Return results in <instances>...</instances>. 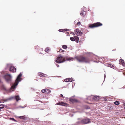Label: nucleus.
<instances>
[{"mask_svg": "<svg viewBox=\"0 0 125 125\" xmlns=\"http://www.w3.org/2000/svg\"><path fill=\"white\" fill-rule=\"evenodd\" d=\"M59 52H64V51L61 49H60L59 51Z\"/></svg>", "mask_w": 125, "mask_h": 125, "instance_id": "25", "label": "nucleus"}, {"mask_svg": "<svg viewBox=\"0 0 125 125\" xmlns=\"http://www.w3.org/2000/svg\"><path fill=\"white\" fill-rule=\"evenodd\" d=\"M64 81L66 82H70V79L67 78L65 79Z\"/></svg>", "mask_w": 125, "mask_h": 125, "instance_id": "24", "label": "nucleus"}, {"mask_svg": "<svg viewBox=\"0 0 125 125\" xmlns=\"http://www.w3.org/2000/svg\"><path fill=\"white\" fill-rule=\"evenodd\" d=\"M75 39L77 43H78L79 40V37L77 36H74Z\"/></svg>", "mask_w": 125, "mask_h": 125, "instance_id": "18", "label": "nucleus"}, {"mask_svg": "<svg viewBox=\"0 0 125 125\" xmlns=\"http://www.w3.org/2000/svg\"><path fill=\"white\" fill-rule=\"evenodd\" d=\"M0 106H3L4 107H6L7 106L6 105H4V104H0Z\"/></svg>", "mask_w": 125, "mask_h": 125, "instance_id": "26", "label": "nucleus"}, {"mask_svg": "<svg viewBox=\"0 0 125 125\" xmlns=\"http://www.w3.org/2000/svg\"><path fill=\"white\" fill-rule=\"evenodd\" d=\"M75 58L79 62L88 63L90 61V60L88 58L83 56L77 57Z\"/></svg>", "mask_w": 125, "mask_h": 125, "instance_id": "1", "label": "nucleus"}, {"mask_svg": "<svg viewBox=\"0 0 125 125\" xmlns=\"http://www.w3.org/2000/svg\"><path fill=\"white\" fill-rule=\"evenodd\" d=\"M19 118L21 119H23L25 118L23 116H20L19 117Z\"/></svg>", "mask_w": 125, "mask_h": 125, "instance_id": "27", "label": "nucleus"}, {"mask_svg": "<svg viewBox=\"0 0 125 125\" xmlns=\"http://www.w3.org/2000/svg\"><path fill=\"white\" fill-rule=\"evenodd\" d=\"M57 104L60 105L67 106V104L64 102H59Z\"/></svg>", "mask_w": 125, "mask_h": 125, "instance_id": "12", "label": "nucleus"}, {"mask_svg": "<svg viewBox=\"0 0 125 125\" xmlns=\"http://www.w3.org/2000/svg\"><path fill=\"white\" fill-rule=\"evenodd\" d=\"M124 109H125V107H124Z\"/></svg>", "mask_w": 125, "mask_h": 125, "instance_id": "41", "label": "nucleus"}, {"mask_svg": "<svg viewBox=\"0 0 125 125\" xmlns=\"http://www.w3.org/2000/svg\"><path fill=\"white\" fill-rule=\"evenodd\" d=\"M119 104V102H118V105Z\"/></svg>", "mask_w": 125, "mask_h": 125, "instance_id": "40", "label": "nucleus"}, {"mask_svg": "<svg viewBox=\"0 0 125 125\" xmlns=\"http://www.w3.org/2000/svg\"><path fill=\"white\" fill-rule=\"evenodd\" d=\"M93 95H91L90 96H88L87 97V99L90 101H93Z\"/></svg>", "mask_w": 125, "mask_h": 125, "instance_id": "15", "label": "nucleus"}, {"mask_svg": "<svg viewBox=\"0 0 125 125\" xmlns=\"http://www.w3.org/2000/svg\"><path fill=\"white\" fill-rule=\"evenodd\" d=\"M10 119L11 120L14 121H16V122L17 121L14 119V118H10Z\"/></svg>", "mask_w": 125, "mask_h": 125, "instance_id": "28", "label": "nucleus"}, {"mask_svg": "<svg viewBox=\"0 0 125 125\" xmlns=\"http://www.w3.org/2000/svg\"><path fill=\"white\" fill-rule=\"evenodd\" d=\"M9 70L12 73L15 72L16 71V69L14 66H11L9 68Z\"/></svg>", "mask_w": 125, "mask_h": 125, "instance_id": "9", "label": "nucleus"}, {"mask_svg": "<svg viewBox=\"0 0 125 125\" xmlns=\"http://www.w3.org/2000/svg\"><path fill=\"white\" fill-rule=\"evenodd\" d=\"M69 101L70 102H78L75 95L71 97L70 98Z\"/></svg>", "mask_w": 125, "mask_h": 125, "instance_id": "8", "label": "nucleus"}, {"mask_svg": "<svg viewBox=\"0 0 125 125\" xmlns=\"http://www.w3.org/2000/svg\"><path fill=\"white\" fill-rule=\"evenodd\" d=\"M88 104H91V103H88Z\"/></svg>", "mask_w": 125, "mask_h": 125, "instance_id": "42", "label": "nucleus"}, {"mask_svg": "<svg viewBox=\"0 0 125 125\" xmlns=\"http://www.w3.org/2000/svg\"><path fill=\"white\" fill-rule=\"evenodd\" d=\"M26 106V105H24V107H22V106H21V108H24Z\"/></svg>", "mask_w": 125, "mask_h": 125, "instance_id": "33", "label": "nucleus"}, {"mask_svg": "<svg viewBox=\"0 0 125 125\" xmlns=\"http://www.w3.org/2000/svg\"><path fill=\"white\" fill-rule=\"evenodd\" d=\"M50 51L49 48V47H47L45 49V51L46 52H47L48 53V52Z\"/></svg>", "mask_w": 125, "mask_h": 125, "instance_id": "19", "label": "nucleus"}, {"mask_svg": "<svg viewBox=\"0 0 125 125\" xmlns=\"http://www.w3.org/2000/svg\"><path fill=\"white\" fill-rule=\"evenodd\" d=\"M62 48L64 49H67V46L66 45H63L62 46Z\"/></svg>", "mask_w": 125, "mask_h": 125, "instance_id": "21", "label": "nucleus"}, {"mask_svg": "<svg viewBox=\"0 0 125 125\" xmlns=\"http://www.w3.org/2000/svg\"><path fill=\"white\" fill-rule=\"evenodd\" d=\"M90 122H91L88 119H84L81 120L80 122L78 121L77 122L78 124H80V123H81L83 124H87Z\"/></svg>", "mask_w": 125, "mask_h": 125, "instance_id": "6", "label": "nucleus"}, {"mask_svg": "<svg viewBox=\"0 0 125 125\" xmlns=\"http://www.w3.org/2000/svg\"><path fill=\"white\" fill-rule=\"evenodd\" d=\"M1 110L0 109V111H1Z\"/></svg>", "mask_w": 125, "mask_h": 125, "instance_id": "43", "label": "nucleus"}, {"mask_svg": "<svg viewBox=\"0 0 125 125\" xmlns=\"http://www.w3.org/2000/svg\"><path fill=\"white\" fill-rule=\"evenodd\" d=\"M59 97H62V98H61V100L62 99V98L63 99H64L65 98V97L63 96L62 94H60L59 96Z\"/></svg>", "mask_w": 125, "mask_h": 125, "instance_id": "23", "label": "nucleus"}, {"mask_svg": "<svg viewBox=\"0 0 125 125\" xmlns=\"http://www.w3.org/2000/svg\"><path fill=\"white\" fill-rule=\"evenodd\" d=\"M22 74L21 73H20L17 77V78L14 84L11 87L12 88L14 89L15 88V87L18 84L19 82L21 81V76Z\"/></svg>", "mask_w": 125, "mask_h": 125, "instance_id": "3", "label": "nucleus"}, {"mask_svg": "<svg viewBox=\"0 0 125 125\" xmlns=\"http://www.w3.org/2000/svg\"><path fill=\"white\" fill-rule=\"evenodd\" d=\"M81 23L80 22H78L77 23V24L78 25H79Z\"/></svg>", "mask_w": 125, "mask_h": 125, "instance_id": "30", "label": "nucleus"}, {"mask_svg": "<svg viewBox=\"0 0 125 125\" xmlns=\"http://www.w3.org/2000/svg\"><path fill=\"white\" fill-rule=\"evenodd\" d=\"M76 32V33L77 35L78 36H81L82 34V32L81 31H79L78 30H76L75 31Z\"/></svg>", "mask_w": 125, "mask_h": 125, "instance_id": "11", "label": "nucleus"}, {"mask_svg": "<svg viewBox=\"0 0 125 125\" xmlns=\"http://www.w3.org/2000/svg\"><path fill=\"white\" fill-rule=\"evenodd\" d=\"M110 67L112 68H113L114 67V66L112 65H110Z\"/></svg>", "mask_w": 125, "mask_h": 125, "instance_id": "29", "label": "nucleus"}, {"mask_svg": "<svg viewBox=\"0 0 125 125\" xmlns=\"http://www.w3.org/2000/svg\"><path fill=\"white\" fill-rule=\"evenodd\" d=\"M114 104L116 105H117V102H114Z\"/></svg>", "mask_w": 125, "mask_h": 125, "instance_id": "35", "label": "nucleus"}, {"mask_svg": "<svg viewBox=\"0 0 125 125\" xmlns=\"http://www.w3.org/2000/svg\"><path fill=\"white\" fill-rule=\"evenodd\" d=\"M69 30L68 29H62V32H65L66 31H69Z\"/></svg>", "mask_w": 125, "mask_h": 125, "instance_id": "20", "label": "nucleus"}, {"mask_svg": "<svg viewBox=\"0 0 125 125\" xmlns=\"http://www.w3.org/2000/svg\"><path fill=\"white\" fill-rule=\"evenodd\" d=\"M123 105H124V107H125V103H124Z\"/></svg>", "mask_w": 125, "mask_h": 125, "instance_id": "39", "label": "nucleus"}, {"mask_svg": "<svg viewBox=\"0 0 125 125\" xmlns=\"http://www.w3.org/2000/svg\"><path fill=\"white\" fill-rule=\"evenodd\" d=\"M102 24L101 23L97 22L89 25V27L90 28H94L102 26Z\"/></svg>", "mask_w": 125, "mask_h": 125, "instance_id": "5", "label": "nucleus"}, {"mask_svg": "<svg viewBox=\"0 0 125 125\" xmlns=\"http://www.w3.org/2000/svg\"><path fill=\"white\" fill-rule=\"evenodd\" d=\"M57 66L58 67H59V65H58V64H57Z\"/></svg>", "mask_w": 125, "mask_h": 125, "instance_id": "37", "label": "nucleus"}, {"mask_svg": "<svg viewBox=\"0 0 125 125\" xmlns=\"http://www.w3.org/2000/svg\"><path fill=\"white\" fill-rule=\"evenodd\" d=\"M65 61L64 58L62 56H59L56 59L55 62L57 63H62Z\"/></svg>", "mask_w": 125, "mask_h": 125, "instance_id": "4", "label": "nucleus"}, {"mask_svg": "<svg viewBox=\"0 0 125 125\" xmlns=\"http://www.w3.org/2000/svg\"><path fill=\"white\" fill-rule=\"evenodd\" d=\"M42 92L43 93H48L51 92V91L48 89H45L42 90Z\"/></svg>", "mask_w": 125, "mask_h": 125, "instance_id": "10", "label": "nucleus"}, {"mask_svg": "<svg viewBox=\"0 0 125 125\" xmlns=\"http://www.w3.org/2000/svg\"><path fill=\"white\" fill-rule=\"evenodd\" d=\"M119 62L120 64H121L123 66L125 65V63L124 62V61L122 59H120L119 60Z\"/></svg>", "mask_w": 125, "mask_h": 125, "instance_id": "14", "label": "nucleus"}, {"mask_svg": "<svg viewBox=\"0 0 125 125\" xmlns=\"http://www.w3.org/2000/svg\"><path fill=\"white\" fill-rule=\"evenodd\" d=\"M69 79H70V82H72V80L70 78H69Z\"/></svg>", "mask_w": 125, "mask_h": 125, "instance_id": "32", "label": "nucleus"}, {"mask_svg": "<svg viewBox=\"0 0 125 125\" xmlns=\"http://www.w3.org/2000/svg\"><path fill=\"white\" fill-rule=\"evenodd\" d=\"M38 75L42 77H44L45 76V74L42 73H38Z\"/></svg>", "mask_w": 125, "mask_h": 125, "instance_id": "16", "label": "nucleus"}, {"mask_svg": "<svg viewBox=\"0 0 125 125\" xmlns=\"http://www.w3.org/2000/svg\"><path fill=\"white\" fill-rule=\"evenodd\" d=\"M123 74L124 75H125V70H124V72L123 73Z\"/></svg>", "mask_w": 125, "mask_h": 125, "instance_id": "34", "label": "nucleus"}, {"mask_svg": "<svg viewBox=\"0 0 125 125\" xmlns=\"http://www.w3.org/2000/svg\"><path fill=\"white\" fill-rule=\"evenodd\" d=\"M4 77L7 82H10L11 80V76L10 74H6L5 75Z\"/></svg>", "mask_w": 125, "mask_h": 125, "instance_id": "7", "label": "nucleus"}, {"mask_svg": "<svg viewBox=\"0 0 125 125\" xmlns=\"http://www.w3.org/2000/svg\"><path fill=\"white\" fill-rule=\"evenodd\" d=\"M86 13L85 11H84V10H82L80 13V15L81 16H83L86 14Z\"/></svg>", "mask_w": 125, "mask_h": 125, "instance_id": "17", "label": "nucleus"}, {"mask_svg": "<svg viewBox=\"0 0 125 125\" xmlns=\"http://www.w3.org/2000/svg\"><path fill=\"white\" fill-rule=\"evenodd\" d=\"M93 101H100V100L101 99V101H108V99L106 97H100L98 96L93 95Z\"/></svg>", "mask_w": 125, "mask_h": 125, "instance_id": "2", "label": "nucleus"}, {"mask_svg": "<svg viewBox=\"0 0 125 125\" xmlns=\"http://www.w3.org/2000/svg\"><path fill=\"white\" fill-rule=\"evenodd\" d=\"M70 40L72 41H75V38L73 37H72L70 38Z\"/></svg>", "mask_w": 125, "mask_h": 125, "instance_id": "22", "label": "nucleus"}, {"mask_svg": "<svg viewBox=\"0 0 125 125\" xmlns=\"http://www.w3.org/2000/svg\"><path fill=\"white\" fill-rule=\"evenodd\" d=\"M62 29H60V30H59V31H60L62 32Z\"/></svg>", "mask_w": 125, "mask_h": 125, "instance_id": "36", "label": "nucleus"}, {"mask_svg": "<svg viewBox=\"0 0 125 125\" xmlns=\"http://www.w3.org/2000/svg\"><path fill=\"white\" fill-rule=\"evenodd\" d=\"M8 101V99H4L3 101L4 102H6V101Z\"/></svg>", "mask_w": 125, "mask_h": 125, "instance_id": "31", "label": "nucleus"}, {"mask_svg": "<svg viewBox=\"0 0 125 125\" xmlns=\"http://www.w3.org/2000/svg\"><path fill=\"white\" fill-rule=\"evenodd\" d=\"M14 98L15 99H16V100L17 101H18L19 100H21V98H20L19 96L18 95L16 96H15V97H11L10 98H9V99H11L12 98Z\"/></svg>", "mask_w": 125, "mask_h": 125, "instance_id": "13", "label": "nucleus"}, {"mask_svg": "<svg viewBox=\"0 0 125 125\" xmlns=\"http://www.w3.org/2000/svg\"><path fill=\"white\" fill-rule=\"evenodd\" d=\"M4 108L3 107H2L0 106V108Z\"/></svg>", "mask_w": 125, "mask_h": 125, "instance_id": "38", "label": "nucleus"}]
</instances>
